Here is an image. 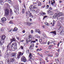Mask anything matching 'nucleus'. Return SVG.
I'll use <instances>...</instances> for the list:
<instances>
[{
    "label": "nucleus",
    "mask_w": 64,
    "mask_h": 64,
    "mask_svg": "<svg viewBox=\"0 0 64 64\" xmlns=\"http://www.w3.org/2000/svg\"><path fill=\"white\" fill-rule=\"evenodd\" d=\"M53 16H52L53 18L55 19L56 18H58V17L57 16V14H55Z\"/></svg>",
    "instance_id": "12"
},
{
    "label": "nucleus",
    "mask_w": 64,
    "mask_h": 64,
    "mask_svg": "<svg viewBox=\"0 0 64 64\" xmlns=\"http://www.w3.org/2000/svg\"><path fill=\"white\" fill-rule=\"evenodd\" d=\"M5 14L6 15H8L9 13V10L7 9H5Z\"/></svg>",
    "instance_id": "4"
},
{
    "label": "nucleus",
    "mask_w": 64,
    "mask_h": 64,
    "mask_svg": "<svg viewBox=\"0 0 64 64\" xmlns=\"http://www.w3.org/2000/svg\"><path fill=\"white\" fill-rule=\"evenodd\" d=\"M47 56L49 57H53V55H50L49 54H48L47 55Z\"/></svg>",
    "instance_id": "25"
},
{
    "label": "nucleus",
    "mask_w": 64,
    "mask_h": 64,
    "mask_svg": "<svg viewBox=\"0 0 64 64\" xmlns=\"http://www.w3.org/2000/svg\"><path fill=\"white\" fill-rule=\"evenodd\" d=\"M50 15H53V12H50Z\"/></svg>",
    "instance_id": "44"
},
{
    "label": "nucleus",
    "mask_w": 64,
    "mask_h": 64,
    "mask_svg": "<svg viewBox=\"0 0 64 64\" xmlns=\"http://www.w3.org/2000/svg\"><path fill=\"white\" fill-rule=\"evenodd\" d=\"M10 14H11V15H13V12H12V10L11 9H10Z\"/></svg>",
    "instance_id": "27"
},
{
    "label": "nucleus",
    "mask_w": 64,
    "mask_h": 64,
    "mask_svg": "<svg viewBox=\"0 0 64 64\" xmlns=\"http://www.w3.org/2000/svg\"><path fill=\"white\" fill-rule=\"evenodd\" d=\"M45 59H46V61H47L48 60L47 59H48V57H46V58Z\"/></svg>",
    "instance_id": "48"
},
{
    "label": "nucleus",
    "mask_w": 64,
    "mask_h": 64,
    "mask_svg": "<svg viewBox=\"0 0 64 64\" xmlns=\"http://www.w3.org/2000/svg\"><path fill=\"white\" fill-rule=\"evenodd\" d=\"M21 47L22 49H23V47L22 46H21Z\"/></svg>",
    "instance_id": "54"
},
{
    "label": "nucleus",
    "mask_w": 64,
    "mask_h": 64,
    "mask_svg": "<svg viewBox=\"0 0 64 64\" xmlns=\"http://www.w3.org/2000/svg\"><path fill=\"white\" fill-rule=\"evenodd\" d=\"M28 42H26V45H28Z\"/></svg>",
    "instance_id": "57"
},
{
    "label": "nucleus",
    "mask_w": 64,
    "mask_h": 64,
    "mask_svg": "<svg viewBox=\"0 0 64 64\" xmlns=\"http://www.w3.org/2000/svg\"><path fill=\"white\" fill-rule=\"evenodd\" d=\"M50 44V42H48V45H49V44Z\"/></svg>",
    "instance_id": "59"
},
{
    "label": "nucleus",
    "mask_w": 64,
    "mask_h": 64,
    "mask_svg": "<svg viewBox=\"0 0 64 64\" xmlns=\"http://www.w3.org/2000/svg\"><path fill=\"white\" fill-rule=\"evenodd\" d=\"M23 33H24L25 32V30H23L22 31Z\"/></svg>",
    "instance_id": "61"
},
{
    "label": "nucleus",
    "mask_w": 64,
    "mask_h": 64,
    "mask_svg": "<svg viewBox=\"0 0 64 64\" xmlns=\"http://www.w3.org/2000/svg\"><path fill=\"white\" fill-rule=\"evenodd\" d=\"M31 32L32 33H33L34 32L33 30H31Z\"/></svg>",
    "instance_id": "50"
},
{
    "label": "nucleus",
    "mask_w": 64,
    "mask_h": 64,
    "mask_svg": "<svg viewBox=\"0 0 64 64\" xmlns=\"http://www.w3.org/2000/svg\"><path fill=\"white\" fill-rule=\"evenodd\" d=\"M5 38H6V36H2L1 37V39H4V40H5Z\"/></svg>",
    "instance_id": "19"
},
{
    "label": "nucleus",
    "mask_w": 64,
    "mask_h": 64,
    "mask_svg": "<svg viewBox=\"0 0 64 64\" xmlns=\"http://www.w3.org/2000/svg\"><path fill=\"white\" fill-rule=\"evenodd\" d=\"M46 7L47 8H46V9H48L49 8V6L48 5H46Z\"/></svg>",
    "instance_id": "39"
},
{
    "label": "nucleus",
    "mask_w": 64,
    "mask_h": 64,
    "mask_svg": "<svg viewBox=\"0 0 64 64\" xmlns=\"http://www.w3.org/2000/svg\"><path fill=\"white\" fill-rule=\"evenodd\" d=\"M10 62H14V61H15V59H14V58H12L10 59Z\"/></svg>",
    "instance_id": "20"
},
{
    "label": "nucleus",
    "mask_w": 64,
    "mask_h": 64,
    "mask_svg": "<svg viewBox=\"0 0 64 64\" xmlns=\"http://www.w3.org/2000/svg\"><path fill=\"white\" fill-rule=\"evenodd\" d=\"M34 46V44H32L30 46V47H29V49L31 51H32L33 50H33V47Z\"/></svg>",
    "instance_id": "3"
},
{
    "label": "nucleus",
    "mask_w": 64,
    "mask_h": 64,
    "mask_svg": "<svg viewBox=\"0 0 64 64\" xmlns=\"http://www.w3.org/2000/svg\"><path fill=\"white\" fill-rule=\"evenodd\" d=\"M45 25H47L48 26H49V24H48V23H47V22H46L45 23Z\"/></svg>",
    "instance_id": "37"
},
{
    "label": "nucleus",
    "mask_w": 64,
    "mask_h": 64,
    "mask_svg": "<svg viewBox=\"0 0 64 64\" xmlns=\"http://www.w3.org/2000/svg\"><path fill=\"white\" fill-rule=\"evenodd\" d=\"M26 42H29V40H28L27 39H26Z\"/></svg>",
    "instance_id": "62"
},
{
    "label": "nucleus",
    "mask_w": 64,
    "mask_h": 64,
    "mask_svg": "<svg viewBox=\"0 0 64 64\" xmlns=\"http://www.w3.org/2000/svg\"><path fill=\"white\" fill-rule=\"evenodd\" d=\"M17 44L15 42L13 43L11 45V47L12 48V50H16L17 49Z\"/></svg>",
    "instance_id": "1"
},
{
    "label": "nucleus",
    "mask_w": 64,
    "mask_h": 64,
    "mask_svg": "<svg viewBox=\"0 0 64 64\" xmlns=\"http://www.w3.org/2000/svg\"><path fill=\"white\" fill-rule=\"evenodd\" d=\"M35 36L36 37H37V38H40V36H37V35H36Z\"/></svg>",
    "instance_id": "35"
},
{
    "label": "nucleus",
    "mask_w": 64,
    "mask_h": 64,
    "mask_svg": "<svg viewBox=\"0 0 64 64\" xmlns=\"http://www.w3.org/2000/svg\"><path fill=\"white\" fill-rule=\"evenodd\" d=\"M42 40L41 39H40L39 40V42H42Z\"/></svg>",
    "instance_id": "40"
},
{
    "label": "nucleus",
    "mask_w": 64,
    "mask_h": 64,
    "mask_svg": "<svg viewBox=\"0 0 64 64\" xmlns=\"http://www.w3.org/2000/svg\"><path fill=\"white\" fill-rule=\"evenodd\" d=\"M32 43H35V42H36V41H32L30 42V43H32Z\"/></svg>",
    "instance_id": "43"
},
{
    "label": "nucleus",
    "mask_w": 64,
    "mask_h": 64,
    "mask_svg": "<svg viewBox=\"0 0 64 64\" xmlns=\"http://www.w3.org/2000/svg\"><path fill=\"white\" fill-rule=\"evenodd\" d=\"M19 11V9H15V10H14V11L15 13H16L17 12H18Z\"/></svg>",
    "instance_id": "28"
},
{
    "label": "nucleus",
    "mask_w": 64,
    "mask_h": 64,
    "mask_svg": "<svg viewBox=\"0 0 64 64\" xmlns=\"http://www.w3.org/2000/svg\"><path fill=\"white\" fill-rule=\"evenodd\" d=\"M16 9H18V6H16Z\"/></svg>",
    "instance_id": "60"
},
{
    "label": "nucleus",
    "mask_w": 64,
    "mask_h": 64,
    "mask_svg": "<svg viewBox=\"0 0 64 64\" xmlns=\"http://www.w3.org/2000/svg\"><path fill=\"white\" fill-rule=\"evenodd\" d=\"M35 10H32V12H35Z\"/></svg>",
    "instance_id": "58"
},
{
    "label": "nucleus",
    "mask_w": 64,
    "mask_h": 64,
    "mask_svg": "<svg viewBox=\"0 0 64 64\" xmlns=\"http://www.w3.org/2000/svg\"><path fill=\"white\" fill-rule=\"evenodd\" d=\"M40 49H37V51H41V50H42V49H41V48H40Z\"/></svg>",
    "instance_id": "32"
},
{
    "label": "nucleus",
    "mask_w": 64,
    "mask_h": 64,
    "mask_svg": "<svg viewBox=\"0 0 64 64\" xmlns=\"http://www.w3.org/2000/svg\"><path fill=\"white\" fill-rule=\"evenodd\" d=\"M61 34H63L64 33V29H63L60 32Z\"/></svg>",
    "instance_id": "22"
},
{
    "label": "nucleus",
    "mask_w": 64,
    "mask_h": 64,
    "mask_svg": "<svg viewBox=\"0 0 64 64\" xmlns=\"http://www.w3.org/2000/svg\"><path fill=\"white\" fill-rule=\"evenodd\" d=\"M49 9L50 10H52V8L51 7H50Z\"/></svg>",
    "instance_id": "38"
},
{
    "label": "nucleus",
    "mask_w": 64,
    "mask_h": 64,
    "mask_svg": "<svg viewBox=\"0 0 64 64\" xmlns=\"http://www.w3.org/2000/svg\"><path fill=\"white\" fill-rule=\"evenodd\" d=\"M32 16V18H34V19H35V17H34V16Z\"/></svg>",
    "instance_id": "49"
},
{
    "label": "nucleus",
    "mask_w": 64,
    "mask_h": 64,
    "mask_svg": "<svg viewBox=\"0 0 64 64\" xmlns=\"http://www.w3.org/2000/svg\"><path fill=\"white\" fill-rule=\"evenodd\" d=\"M33 4H38V6H41V3L39 1H37L36 2H33Z\"/></svg>",
    "instance_id": "8"
},
{
    "label": "nucleus",
    "mask_w": 64,
    "mask_h": 64,
    "mask_svg": "<svg viewBox=\"0 0 64 64\" xmlns=\"http://www.w3.org/2000/svg\"><path fill=\"white\" fill-rule=\"evenodd\" d=\"M40 61H41L42 62L43 61V60H42V59L41 58H40Z\"/></svg>",
    "instance_id": "52"
},
{
    "label": "nucleus",
    "mask_w": 64,
    "mask_h": 64,
    "mask_svg": "<svg viewBox=\"0 0 64 64\" xmlns=\"http://www.w3.org/2000/svg\"><path fill=\"white\" fill-rule=\"evenodd\" d=\"M9 23H10V24H13V22L11 20L9 22Z\"/></svg>",
    "instance_id": "41"
},
{
    "label": "nucleus",
    "mask_w": 64,
    "mask_h": 64,
    "mask_svg": "<svg viewBox=\"0 0 64 64\" xmlns=\"http://www.w3.org/2000/svg\"><path fill=\"white\" fill-rule=\"evenodd\" d=\"M26 52L27 54H29V50L28 49L26 50Z\"/></svg>",
    "instance_id": "24"
},
{
    "label": "nucleus",
    "mask_w": 64,
    "mask_h": 64,
    "mask_svg": "<svg viewBox=\"0 0 64 64\" xmlns=\"http://www.w3.org/2000/svg\"><path fill=\"white\" fill-rule=\"evenodd\" d=\"M27 24L28 26H30V25H31L33 24V23L32 22H28L27 23Z\"/></svg>",
    "instance_id": "21"
},
{
    "label": "nucleus",
    "mask_w": 64,
    "mask_h": 64,
    "mask_svg": "<svg viewBox=\"0 0 64 64\" xmlns=\"http://www.w3.org/2000/svg\"><path fill=\"white\" fill-rule=\"evenodd\" d=\"M30 22H32V20L31 19V18H30Z\"/></svg>",
    "instance_id": "53"
},
{
    "label": "nucleus",
    "mask_w": 64,
    "mask_h": 64,
    "mask_svg": "<svg viewBox=\"0 0 64 64\" xmlns=\"http://www.w3.org/2000/svg\"><path fill=\"white\" fill-rule=\"evenodd\" d=\"M56 22H55V20H53V25L52 26H54V25L55 24V23Z\"/></svg>",
    "instance_id": "29"
},
{
    "label": "nucleus",
    "mask_w": 64,
    "mask_h": 64,
    "mask_svg": "<svg viewBox=\"0 0 64 64\" xmlns=\"http://www.w3.org/2000/svg\"><path fill=\"white\" fill-rule=\"evenodd\" d=\"M18 54L17 56V58L19 59L20 58V56L21 55H23V54H22V53L21 52H18Z\"/></svg>",
    "instance_id": "9"
},
{
    "label": "nucleus",
    "mask_w": 64,
    "mask_h": 64,
    "mask_svg": "<svg viewBox=\"0 0 64 64\" xmlns=\"http://www.w3.org/2000/svg\"><path fill=\"white\" fill-rule=\"evenodd\" d=\"M10 42L9 44H11L12 42H15L16 41V39L15 38H13L10 39Z\"/></svg>",
    "instance_id": "10"
},
{
    "label": "nucleus",
    "mask_w": 64,
    "mask_h": 64,
    "mask_svg": "<svg viewBox=\"0 0 64 64\" xmlns=\"http://www.w3.org/2000/svg\"><path fill=\"white\" fill-rule=\"evenodd\" d=\"M62 14H63L61 12H59L58 14H57L58 17H59L60 16L62 15Z\"/></svg>",
    "instance_id": "13"
},
{
    "label": "nucleus",
    "mask_w": 64,
    "mask_h": 64,
    "mask_svg": "<svg viewBox=\"0 0 64 64\" xmlns=\"http://www.w3.org/2000/svg\"><path fill=\"white\" fill-rule=\"evenodd\" d=\"M49 51H46V53H49Z\"/></svg>",
    "instance_id": "47"
},
{
    "label": "nucleus",
    "mask_w": 64,
    "mask_h": 64,
    "mask_svg": "<svg viewBox=\"0 0 64 64\" xmlns=\"http://www.w3.org/2000/svg\"><path fill=\"white\" fill-rule=\"evenodd\" d=\"M45 7V5H44L43 6H42V8H44Z\"/></svg>",
    "instance_id": "51"
},
{
    "label": "nucleus",
    "mask_w": 64,
    "mask_h": 64,
    "mask_svg": "<svg viewBox=\"0 0 64 64\" xmlns=\"http://www.w3.org/2000/svg\"><path fill=\"white\" fill-rule=\"evenodd\" d=\"M56 56H58V53L56 54Z\"/></svg>",
    "instance_id": "63"
},
{
    "label": "nucleus",
    "mask_w": 64,
    "mask_h": 64,
    "mask_svg": "<svg viewBox=\"0 0 64 64\" xmlns=\"http://www.w3.org/2000/svg\"><path fill=\"white\" fill-rule=\"evenodd\" d=\"M1 20L2 21L3 23H4V22L7 20L6 18L4 17L1 18Z\"/></svg>",
    "instance_id": "11"
},
{
    "label": "nucleus",
    "mask_w": 64,
    "mask_h": 64,
    "mask_svg": "<svg viewBox=\"0 0 64 64\" xmlns=\"http://www.w3.org/2000/svg\"><path fill=\"white\" fill-rule=\"evenodd\" d=\"M42 62L44 63V64L45 63V62L44 61V60H42Z\"/></svg>",
    "instance_id": "42"
},
{
    "label": "nucleus",
    "mask_w": 64,
    "mask_h": 64,
    "mask_svg": "<svg viewBox=\"0 0 64 64\" xmlns=\"http://www.w3.org/2000/svg\"><path fill=\"white\" fill-rule=\"evenodd\" d=\"M28 16H29V17H31L32 16V15L31 13H29Z\"/></svg>",
    "instance_id": "31"
},
{
    "label": "nucleus",
    "mask_w": 64,
    "mask_h": 64,
    "mask_svg": "<svg viewBox=\"0 0 64 64\" xmlns=\"http://www.w3.org/2000/svg\"><path fill=\"white\" fill-rule=\"evenodd\" d=\"M40 15H42V16H44V15H45L46 14L44 12H42L40 13Z\"/></svg>",
    "instance_id": "23"
},
{
    "label": "nucleus",
    "mask_w": 64,
    "mask_h": 64,
    "mask_svg": "<svg viewBox=\"0 0 64 64\" xmlns=\"http://www.w3.org/2000/svg\"><path fill=\"white\" fill-rule=\"evenodd\" d=\"M16 53L14 52L12 53V54L11 56H12V57H14V56H16V54H15Z\"/></svg>",
    "instance_id": "18"
},
{
    "label": "nucleus",
    "mask_w": 64,
    "mask_h": 64,
    "mask_svg": "<svg viewBox=\"0 0 64 64\" xmlns=\"http://www.w3.org/2000/svg\"><path fill=\"white\" fill-rule=\"evenodd\" d=\"M26 16H27L28 15V12L26 11Z\"/></svg>",
    "instance_id": "33"
},
{
    "label": "nucleus",
    "mask_w": 64,
    "mask_h": 64,
    "mask_svg": "<svg viewBox=\"0 0 64 64\" xmlns=\"http://www.w3.org/2000/svg\"><path fill=\"white\" fill-rule=\"evenodd\" d=\"M47 17V16H44V17L43 18V20H44V19H45V18Z\"/></svg>",
    "instance_id": "45"
},
{
    "label": "nucleus",
    "mask_w": 64,
    "mask_h": 64,
    "mask_svg": "<svg viewBox=\"0 0 64 64\" xmlns=\"http://www.w3.org/2000/svg\"><path fill=\"white\" fill-rule=\"evenodd\" d=\"M22 13L23 14H24L25 12V10H24V9H22Z\"/></svg>",
    "instance_id": "34"
},
{
    "label": "nucleus",
    "mask_w": 64,
    "mask_h": 64,
    "mask_svg": "<svg viewBox=\"0 0 64 64\" xmlns=\"http://www.w3.org/2000/svg\"><path fill=\"white\" fill-rule=\"evenodd\" d=\"M50 33H52L53 34H54L55 35H56V30L54 31L53 32H50Z\"/></svg>",
    "instance_id": "16"
},
{
    "label": "nucleus",
    "mask_w": 64,
    "mask_h": 64,
    "mask_svg": "<svg viewBox=\"0 0 64 64\" xmlns=\"http://www.w3.org/2000/svg\"><path fill=\"white\" fill-rule=\"evenodd\" d=\"M59 19L60 20V21L62 22V20H63L64 19V17H61L59 18Z\"/></svg>",
    "instance_id": "15"
},
{
    "label": "nucleus",
    "mask_w": 64,
    "mask_h": 64,
    "mask_svg": "<svg viewBox=\"0 0 64 64\" xmlns=\"http://www.w3.org/2000/svg\"><path fill=\"white\" fill-rule=\"evenodd\" d=\"M40 56H41V57H43V56H42V55H40Z\"/></svg>",
    "instance_id": "64"
},
{
    "label": "nucleus",
    "mask_w": 64,
    "mask_h": 64,
    "mask_svg": "<svg viewBox=\"0 0 64 64\" xmlns=\"http://www.w3.org/2000/svg\"><path fill=\"white\" fill-rule=\"evenodd\" d=\"M11 44H8V45L7 46V48L8 50H10V47H9V45H10Z\"/></svg>",
    "instance_id": "17"
},
{
    "label": "nucleus",
    "mask_w": 64,
    "mask_h": 64,
    "mask_svg": "<svg viewBox=\"0 0 64 64\" xmlns=\"http://www.w3.org/2000/svg\"><path fill=\"white\" fill-rule=\"evenodd\" d=\"M32 54L30 52V53L29 55L28 56V58L30 60V61H32V57L33 56H32Z\"/></svg>",
    "instance_id": "6"
},
{
    "label": "nucleus",
    "mask_w": 64,
    "mask_h": 64,
    "mask_svg": "<svg viewBox=\"0 0 64 64\" xmlns=\"http://www.w3.org/2000/svg\"><path fill=\"white\" fill-rule=\"evenodd\" d=\"M21 61L22 62H26V59L24 56H22L21 58Z\"/></svg>",
    "instance_id": "7"
},
{
    "label": "nucleus",
    "mask_w": 64,
    "mask_h": 64,
    "mask_svg": "<svg viewBox=\"0 0 64 64\" xmlns=\"http://www.w3.org/2000/svg\"><path fill=\"white\" fill-rule=\"evenodd\" d=\"M0 3L1 4H3V2L2 0H0Z\"/></svg>",
    "instance_id": "30"
},
{
    "label": "nucleus",
    "mask_w": 64,
    "mask_h": 64,
    "mask_svg": "<svg viewBox=\"0 0 64 64\" xmlns=\"http://www.w3.org/2000/svg\"><path fill=\"white\" fill-rule=\"evenodd\" d=\"M16 38L17 39H18V40H19V38L18 37H16Z\"/></svg>",
    "instance_id": "46"
},
{
    "label": "nucleus",
    "mask_w": 64,
    "mask_h": 64,
    "mask_svg": "<svg viewBox=\"0 0 64 64\" xmlns=\"http://www.w3.org/2000/svg\"><path fill=\"white\" fill-rule=\"evenodd\" d=\"M29 37L30 38H32V36H31L30 35L29 36Z\"/></svg>",
    "instance_id": "56"
},
{
    "label": "nucleus",
    "mask_w": 64,
    "mask_h": 64,
    "mask_svg": "<svg viewBox=\"0 0 64 64\" xmlns=\"http://www.w3.org/2000/svg\"><path fill=\"white\" fill-rule=\"evenodd\" d=\"M50 1L51 2V5H54V4L55 3V2L54 1V0H49V3L50 4Z\"/></svg>",
    "instance_id": "5"
},
{
    "label": "nucleus",
    "mask_w": 64,
    "mask_h": 64,
    "mask_svg": "<svg viewBox=\"0 0 64 64\" xmlns=\"http://www.w3.org/2000/svg\"><path fill=\"white\" fill-rule=\"evenodd\" d=\"M51 12V11H50V10H48V14H49V13H50Z\"/></svg>",
    "instance_id": "36"
},
{
    "label": "nucleus",
    "mask_w": 64,
    "mask_h": 64,
    "mask_svg": "<svg viewBox=\"0 0 64 64\" xmlns=\"http://www.w3.org/2000/svg\"><path fill=\"white\" fill-rule=\"evenodd\" d=\"M36 32H38L39 34H41V31L39 30V29H36Z\"/></svg>",
    "instance_id": "14"
},
{
    "label": "nucleus",
    "mask_w": 64,
    "mask_h": 64,
    "mask_svg": "<svg viewBox=\"0 0 64 64\" xmlns=\"http://www.w3.org/2000/svg\"><path fill=\"white\" fill-rule=\"evenodd\" d=\"M31 6H30L29 7V8L30 9V11H32L33 9L36 10L37 9V7H36L37 6L36 5H34V6H33V8L32 7H31Z\"/></svg>",
    "instance_id": "2"
},
{
    "label": "nucleus",
    "mask_w": 64,
    "mask_h": 64,
    "mask_svg": "<svg viewBox=\"0 0 64 64\" xmlns=\"http://www.w3.org/2000/svg\"><path fill=\"white\" fill-rule=\"evenodd\" d=\"M60 26V27L59 28V30L61 28V26Z\"/></svg>",
    "instance_id": "55"
},
{
    "label": "nucleus",
    "mask_w": 64,
    "mask_h": 64,
    "mask_svg": "<svg viewBox=\"0 0 64 64\" xmlns=\"http://www.w3.org/2000/svg\"><path fill=\"white\" fill-rule=\"evenodd\" d=\"M17 30H18V29L16 28H14L13 30V31H17Z\"/></svg>",
    "instance_id": "26"
}]
</instances>
